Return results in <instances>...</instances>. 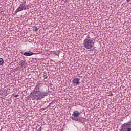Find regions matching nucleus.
<instances>
[{"mask_svg":"<svg viewBox=\"0 0 131 131\" xmlns=\"http://www.w3.org/2000/svg\"><path fill=\"white\" fill-rule=\"evenodd\" d=\"M40 88H41V84L37 83L33 91L31 93V98L33 100L40 101L45 97L48 96V93L40 91Z\"/></svg>","mask_w":131,"mask_h":131,"instance_id":"nucleus-1","label":"nucleus"},{"mask_svg":"<svg viewBox=\"0 0 131 131\" xmlns=\"http://www.w3.org/2000/svg\"><path fill=\"white\" fill-rule=\"evenodd\" d=\"M83 46L86 50H91L93 49L95 46V41L90 37V34H88L86 37L83 41Z\"/></svg>","mask_w":131,"mask_h":131,"instance_id":"nucleus-2","label":"nucleus"},{"mask_svg":"<svg viewBox=\"0 0 131 131\" xmlns=\"http://www.w3.org/2000/svg\"><path fill=\"white\" fill-rule=\"evenodd\" d=\"M80 116V112L78 111H75L73 112L71 118L72 120L75 121H79V122H82L83 121V117H79Z\"/></svg>","mask_w":131,"mask_h":131,"instance_id":"nucleus-3","label":"nucleus"},{"mask_svg":"<svg viewBox=\"0 0 131 131\" xmlns=\"http://www.w3.org/2000/svg\"><path fill=\"white\" fill-rule=\"evenodd\" d=\"M28 8L29 6L26 5V1H23L15 10V13H18V12L22 11H26V10H28Z\"/></svg>","mask_w":131,"mask_h":131,"instance_id":"nucleus-4","label":"nucleus"},{"mask_svg":"<svg viewBox=\"0 0 131 131\" xmlns=\"http://www.w3.org/2000/svg\"><path fill=\"white\" fill-rule=\"evenodd\" d=\"M122 131H131V121L122 125Z\"/></svg>","mask_w":131,"mask_h":131,"instance_id":"nucleus-5","label":"nucleus"},{"mask_svg":"<svg viewBox=\"0 0 131 131\" xmlns=\"http://www.w3.org/2000/svg\"><path fill=\"white\" fill-rule=\"evenodd\" d=\"M72 82L74 85H79L80 84V79L76 78L73 80Z\"/></svg>","mask_w":131,"mask_h":131,"instance_id":"nucleus-6","label":"nucleus"},{"mask_svg":"<svg viewBox=\"0 0 131 131\" xmlns=\"http://www.w3.org/2000/svg\"><path fill=\"white\" fill-rule=\"evenodd\" d=\"M19 66L23 68V67H25L26 66V62L24 60H21L19 62Z\"/></svg>","mask_w":131,"mask_h":131,"instance_id":"nucleus-7","label":"nucleus"},{"mask_svg":"<svg viewBox=\"0 0 131 131\" xmlns=\"http://www.w3.org/2000/svg\"><path fill=\"white\" fill-rule=\"evenodd\" d=\"M33 55V53L30 52H25L24 53V56H32Z\"/></svg>","mask_w":131,"mask_h":131,"instance_id":"nucleus-8","label":"nucleus"},{"mask_svg":"<svg viewBox=\"0 0 131 131\" xmlns=\"http://www.w3.org/2000/svg\"><path fill=\"white\" fill-rule=\"evenodd\" d=\"M60 53H61V52L59 50L54 51L53 52V54H55L57 56H59V55H60Z\"/></svg>","mask_w":131,"mask_h":131,"instance_id":"nucleus-9","label":"nucleus"},{"mask_svg":"<svg viewBox=\"0 0 131 131\" xmlns=\"http://www.w3.org/2000/svg\"><path fill=\"white\" fill-rule=\"evenodd\" d=\"M4 64V59L2 58H0V66Z\"/></svg>","mask_w":131,"mask_h":131,"instance_id":"nucleus-10","label":"nucleus"},{"mask_svg":"<svg viewBox=\"0 0 131 131\" xmlns=\"http://www.w3.org/2000/svg\"><path fill=\"white\" fill-rule=\"evenodd\" d=\"M37 30H38V29H37V27H33V31H37Z\"/></svg>","mask_w":131,"mask_h":131,"instance_id":"nucleus-11","label":"nucleus"},{"mask_svg":"<svg viewBox=\"0 0 131 131\" xmlns=\"http://www.w3.org/2000/svg\"><path fill=\"white\" fill-rule=\"evenodd\" d=\"M14 97H15V98H18V97H19V95H14Z\"/></svg>","mask_w":131,"mask_h":131,"instance_id":"nucleus-12","label":"nucleus"},{"mask_svg":"<svg viewBox=\"0 0 131 131\" xmlns=\"http://www.w3.org/2000/svg\"><path fill=\"white\" fill-rule=\"evenodd\" d=\"M130 0H127V3H129Z\"/></svg>","mask_w":131,"mask_h":131,"instance_id":"nucleus-13","label":"nucleus"}]
</instances>
